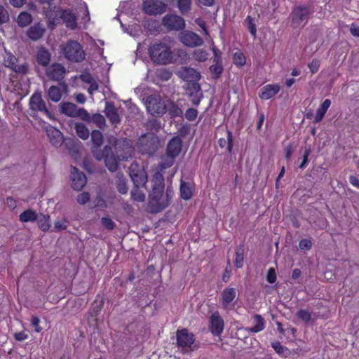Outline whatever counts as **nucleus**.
I'll return each mask as SVG.
<instances>
[{
	"label": "nucleus",
	"instance_id": "f8f14e48",
	"mask_svg": "<svg viewBox=\"0 0 359 359\" xmlns=\"http://www.w3.org/2000/svg\"><path fill=\"white\" fill-rule=\"evenodd\" d=\"M309 9L306 6H298L292 13V26L294 28L303 27L308 20Z\"/></svg>",
	"mask_w": 359,
	"mask_h": 359
},
{
	"label": "nucleus",
	"instance_id": "ddd939ff",
	"mask_svg": "<svg viewBox=\"0 0 359 359\" xmlns=\"http://www.w3.org/2000/svg\"><path fill=\"white\" fill-rule=\"evenodd\" d=\"M237 292L235 288L226 287L221 294V304L226 311L233 310L235 307Z\"/></svg>",
	"mask_w": 359,
	"mask_h": 359
},
{
	"label": "nucleus",
	"instance_id": "603ef678",
	"mask_svg": "<svg viewBox=\"0 0 359 359\" xmlns=\"http://www.w3.org/2000/svg\"><path fill=\"white\" fill-rule=\"evenodd\" d=\"M184 116L188 121H194L198 116V111L195 109L190 108L186 111Z\"/></svg>",
	"mask_w": 359,
	"mask_h": 359
},
{
	"label": "nucleus",
	"instance_id": "4c0bfd02",
	"mask_svg": "<svg viewBox=\"0 0 359 359\" xmlns=\"http://www.w3.org/2000/svg\"><path fill=\"white\" fill-rule=\"evenodd\" d=\"M75 130L76 132L77 135L83 139V140H87L89 137V130L87 128V127L81 123H76L75 124Z\"/></svg>",
	"mask_w": 359,
	"mask_h": 359
},
{
	"label": "nucleus",
	"instance_id": "c9c22d12",
	"mask_svg": "<svg viewBox=\"0 0 359 359\" xmlns=\"http://www.w3.org/2000/svg\"><path fill=\"white\" fill-rule=\"evenodd\" d=\"M233 135L231 131L227 132V138H220L218 140V144L220 147L224 148L226 147L228 151L231 152L233 147Z\"/></svg>",
	"mask_w": 359,
	"mask_h": 359
},
{
	"label": "nucleus",
	"instance_id": "c03bdc74",
	"mask_svg": "<svg viewBox=\"0 0 359 359\" xmlns=\"http://www.w3.org/2000/svg\"><path fill=\"white\" fill-rule=\"evenodd\" d=\"M175 158V157L166 154V155L163 156L161 158V161L160 163V166L161 168L165 169L172 166L174 163Z\"/></svg>",
	"mask_w": 359,
	"mask_h": 359
},
{
	"label": "nucleus",
	"instance_id": "e433bc0d",
	"mask_svg": "<svg viewBox=\"0 0 359 359\" xmlns=\"http://www.w3.org/2000/svg\"><path fill=\"white\" fill-rule=\"evenodd\" d=\"M48 97L54 102H57L62 97V92L58 86H53L48 90Z\"/></svg>",
	"mask_w": 359,
	"mask_h": 359
},
{
	"label": "nucleus",
	"instance_id": "4d7b16f0",
	"mask_svg": "<svg viewBox=\"0 0 359 359\" xmlns=\"http://www.w3.org/2000/svg\"><path fill=\"white\" fill-rule=\"evenodd\" d=\"M195 23L202 29L205 36L208 37L210 36L209 32L206 27V22L202 18H196L195 20Z\"/></svg>",
	"mask_w": 359,
	"mask_h": 359
},
{
	"label": "nucleus",
	"instance_id": "69168bd1",
	"mask_svg": "<svg viewBox=\"0 0 359 359\" xmlns=\"http://www.w3.org/2000/svg\"><path fill=\"white\" fill-rule=\"evenodd\" d=\"M40 320L36 316H33L31 320V324L34 327V330L36 332H40L41 331V327L39 326Z\"/></svg>",
	"mask_w": 359,
	"mask_h": 359
},
{
	"label": "nucleus",
	"instance_id": "3c124183",
	"mask_svg": "<svg viewBox=\"0 0 359 359\" xmlns=\"http://www.w3.org/2000/svg\"><path fill=\"white\" fill-rule=\"evenodd\" d=\"M17 62V58L13 55L9 53L7 54L6 58L4 60V64L7 67L11 68V69L15 66Z\"/></svg>",
	"mask_w": 359,
	"mask_h": 359
},
{
	"label": "nucleus",
	"instance_id": "052dcab7",
	"mask_svg": "<svg viewBox=\"0 0 359 359\" xmlns=\"http://www.w3.org/2000/svg\"><path fill=\"white\" fill-rule=\"evenodd\" d=\"M266 279L269 283H274L276 281V274L274 269L271 268L268 271Z\"/></svg>",
	"mask_w": 359,
	"mask_h": 359
},
{
	"label": "nucleus",
	"instance_id": "c85d7f7f",
	"mask_svg": "<svg viewBox=\"0 0 359 359\" xmlns=\"http://www.w3.org/2000/svg\"><path fill=\"white\" fill-rule=\"evenodd\" d=\"M88 123H93L95 126L100 128H102L105 126V118L100 114H94L90 115L88 113V117L86 119H83Z\"/></svg>",
	"mask_w": 359,
	"mask_h": 359
},
{
	"label": "nucleus",
	"instance_id": "5701e85b",
	"mask_svg": "<svg viewBox=\"0 0 359 359\" xmlns=\"http://www.w3.org/2000/svg\"><path fill=\"white\" fill-rule=\"evenodd\" d=\"M182 149V140L178 137H173L168 143L167 147V154L176 157L179 155Z\"/></svg>",
	"mask_w": 359,
	"mask_h": 359
},
{
	"label": "nucleus",
	"instance_id": "9d476101",
	"mask_svg": "<svg viewBox=\"0 0 359 359\" xmlns=\"http://www.w3.org/2000/svg\"><path fill=\"white\" fill-rule=\"evenodd\" d=\"M130 176L137 187H144L147 182V175L142 167L137 163H133L130 166Z\"/></svg>",
	"mask_w": 359,
	"mask_h": 359
},
{
	"label": "nucleus",
	"instance_id": "bb28decb",
	"mask_svg": "<svg viewBox=\"0 0 359 359\" xmlns=\"http://www.w3.org/2000/svg\"><path fill=\"white\" fill-rule=\"evenodd\" d=\"M182 77L187 81H196L200 79V74L193 68L184 67L182 72Z\"/></svg>",
	"mask_w": 359,
	"mask_h": 359
},
{
	"label": "nucleus",
	"instance_id": "2eb2a0df",
	"mask_svg": "<svg viewBox=\"0 0 359 359\" xmlns=\"http://www.w3.org/2000/svg\"><path fill=\"white\" fill-rule=\"evenodd\" d=\"M72 186L75 190H81L87 182L86 177L84 173L79 172V170L72 167L71 169Z\"/></svg>",
	"mask_w": 359,
	"mask_h": 359
},
{
	"label": "nucleus",
	"instance_id": "13d9d810",
	"mask_svg": "<svg viewBox=\"0 0 359 359\" xmlns=\"http://www.w3.org/2000/svg\"><path fill=\"white\" fill-rule=\"evenodd\" d=\"M90 200V195L88 192H82L77 197V202L81 205H84Z\"/></svg>",
	"mask_w": 359,
	"mask_h": 359
},
{
	"label": "nucleus",
	"instance_id": "72a5a7b5",
	"mask_svg": "<svg viewBox=\"0 0 359 359\" xmlns=\"http://www.w3.org/2000/svg\"><path fill=\"white\" fill-rule=\"evenodd\" d=\"M115 184L119 193L121 194L127 193L128 188L127 186L126 180L122 175L118 174L116 175Z\"/></svg>",
	"mask_w": 359,
	"mask_h": 359
},
{
	"label": "nucleus",
	"instance_id": "dca6fc26",
	"mask_svg": "<svg viewBox=\"0 0 359 359\" xmlns=\"http://www.w3.org/2000/svg\"><path fill=\"white\" fill-rule=\"evenodd\" d=\"M177 341L179 346L189 348L194 342V337L192 333L184 329L177 332Z\"/></svg>",
	"mask_w": 359,
	"mask_h": 359
},
{
	"label": "nucleus",
	"instance_id": "a878e982",
	"mask_svg": "<svg viewBox=\"0 0 359 359\" xmlns=\"http://www.w3.org/2000/svg\"><path fill=\"white\" fill-rule=\"evenodd\" d=\"M172 62L174 63L183 64L189 60V55L184 49L177 48L172 50Z\"/></svg>",
	"mask_w": 359,
	"mask_h": 359
},
{
	"label": "nucleus",
	"instance_id": "6e6552de",
	"mask_svg": "<svg viewBox=\"0 0 359 359\" xmlns=\"http://www.w3.org/2000/svg\"><path fill=\"white\" fill-rule=\"evenodd\" d=\"M162 25L169 31H180L186 26L184 18L175 14L165 15L162 19Z\"/></svg>",
	"mask_w": 359,
	"mask_h": 359
},
{
	"label": "nucleus",
	"instance_id": "de8ad7c7",
	"mask_svg": "<svg viewBox=\"0 0 359 359\" xmlns=\"http://www.w3.org/2000/svg\"><path fill=\"white\" fill-rule=\"evenodd\" d=\"M151 182L153 185L158 186L160 189L164 188V177L159 172L154 174Z\"/></svg>",
	"mask_w": 359,
	"mask_h": 359
},
{
	"label": "nucleus",
	"instance_id": "f704fd0d",
	"mask_svg": "<svg viewBox=\"0 0 359 359\" xmlns=\"http://www.w3.org/2000/svg\"><path fill=\"white\" fill-rule=\"evenodd\" d=\"M38 222V225L40 229L43 231H47L50 228V216L45 215H38V219H36Z\"/></svg>",
	"mask_w": 359,
	"mask_h": 359
},
{
	"label": "nucleus",
	"instance_id": "393cba45",
	"mask_svg": "<svg viewBox=\"0 0 359 359\" xmlns=\"http://www.w3.org/2000/svg\"><path fill=\"white\" fill-rule=\"evenodd\" d=\"M51 55L50 52L43 47L38 48L36 52V61L39 65L46 67L47 66L50 60Z\"/></svg>",
	"mask_w": 359,
	"mask_h": 359
},
{
	"label": "nucleus",
	"instance_id": "cd10ccee",
	"mask_svg": "<svg viewBox=\"0 0 359 359\" xmlns=\"http://www.w3.org/2000/svg\"><path fill=\"white\" fill-rule=\"evenodd\" d=\"M330 104L331 101L329 99H326L323 101V102L317 109L316 114L314 117L315 123H319L323 120L326 111L330 107Z\"/></svg>",
	"mask_w": 359,
	"mask_h": 359
},
{
	"label": "nucleus",
	"instance_id": "0e129e2a",
	"mask_svg": "<svg viewBox=\"0 0 359 359\" xmlns=\"http://www.w3.org/2000/svg\"><path fill=\"white\" fill-rule=\"evenodd\" d=\"M272 347L278 354H283L285 351H287V348L282 346L278 341L273 342L272 344Z\"/></svg>",
	"mask_w": 359,
	"mask_h": 359
},
{
	"label": "nucleus",
	"instance_id": "09e8293b",
	"mask_svg": "<svg viewBox=\"0 0 359 359\" xmlns=\"http://www.w3.org/2000/svg\"><path fill=\"white\" fill-rule=\"evenodd\" d=\"M245 57L241 52H236L233 55V62L236 66H243L245 64Z\"/></svg>",
	"mask_w": 359,
	"mask_h": 359
},
{
	"label": "nucleus",
	"instance_id": "774afa93",
	"mask_svg": "<svg viewBox=\"0 0 359 359\" xmlns=\"http://www.w3.org/2000/svg\"><path fill=\"white\" fill-rule=\"evenodd\" d=\"M14 72L20 73V74H25L27 71V67L25 65H16L14 66V67L12 69Z\"/></svg>",
	"mask_w": 359,
	"mask_h": 359
},
{
	"label": "nucleus",
	"instance_id": "338daca9",
	"mask_svg": "<svg viewBox=\"0 0 359 359\" xmlns=\"http://www.w3.org/2000/svg\"><path fill=\"white\" fill-rule=\"evenodd\" d=\"M14 337L17 341H22L28 338V334L25 332H15Z\"/></svg>",
	"mask_w": 359,
	"mask_h": 359
},
{
	"label": "nucleus",
	"instance_id": "39448f33",
	"mask_svg": "<svg viewBox=\"0 0 359 359\" xmlns=\"http://www.w3.org/2000/svg\"><path fill=\"white\" fill-rule=\"evenodd\" d=\"M93 154L96 159L99 161L104 159L105 165L111 172L116 170L118 158L116 155H114L111 145L109 143L104 147L102 151L101 149H94Z\"/></svg>",
	"mask_w": 359,
	"mask_h": 359
},
{
	"label": "nucleus",
	"instance_id": "bf43d9fd",
	"mask_svg": "<svg viewBox=\"0 0 359 359\" xmlns=\"http://www.w3.org/2000/svg\"><path fill=\"white\" fill-rule=\"evenodd\" d=\"M311 241L309 239H302L299 241V247L302 250H309L311 248Z\"/></svg>",
	"mask_w": 359,
	"mask_h": 359
},
{
	"label": "nucleus",
	"instance_id": "4468645a",
	"mask_svg": "<svg viewBox=\"0 0 359 359\" xmlns=\"http://www.w3.org/2000/svg\"><path fill=\"white\" fill-rule=\"evenodd\" d=\"M142 8L147 14L156 15L164 13L166 10V5L161 0H145Z\"/></svg>",
	"mask_w": 359,
	"mask_h": 359
},
{
	"label": "nucleus",
	"instance_id": "680f3d73",
	"mask_svg": "<svg viewBox=\"0 0 359 359\" xmlns=\"http://www.w3.org/2000/svg\"><path fill=\"white\" fill-rule=\"evenodd\" d=\"M169 112L172 116H181L182 114V109L176 105L172 104L169 109Z\"/></svg>",
	"mask_w": 359,
	"mask_h": 359
},
{
	"label": "nucleus",
	"instance_id": "a211bd4d",
	"mask_svg": "<svg viewBox=\"0 0 359 359\" xmlns=\"http://www.w3.org/2000/svg\"><path fill=\"white\" fill-rule=\"evenodd\" d=\"M210 327L212 333L215 335H219L224 330V320L218 313H213L210 318Z\"/></svg>",
	"mask_w": 359,
	"mask_h": 359
},
{
	"label": "nucleus",
	"instance_id": "e2e57ef3",
	"mask_svg": "<svg viewBox=\"0 0 359 359\" xmlns=\"http://www.w3.org/2000/svg\"><path fill=\"white\" fill-rule=\"evenodd\" d=\"M222 67L221 64L215 63L213 65L210 67V70L212 73L215 74L216 76H219L222 72Z\"/></svg>",
	"mask_w": 359,
	"mask_h": 359
},
{
	"label": "nucleus",
	"instance_id": "ea45409f",
	"mask_svg": "<svg viewBox=\"0 0 359 359\" xmlns=\"http://www.w3.org/2000/svg\"><path fill=\"white\" fill-rule=\"evenodd\" d=\"M177 7L182 15L188 13L191 8V0H177Z\"/></svg>",
	"mask_w": 359,
	"mask_h": 359
},
{
	"label": "nucleus",
	"instance_id": "f257e3e1",
	"mask_svg": "<svg viewBox=\"0 0 359 359\" xmlns=\"http://www.w3.org/2000/svg\"><path fill=\"white\" fill-rule=\"evenodd\" d=\"M148 53L151 60L156 65L172 64V49L165 42L156 41L151 43L149 47Z\"/></svg>",
	"mask_w": 359,
	"mask_h": 359
},
{
	"label": "nucleus",
	"instance_id": "1a4fd4ad",
	"mask_svg": "<svg viewBox=\"0 0 359 359\" xmlns=\"http://www.w3.org/2000/svg\"><path fill=\"white\" fill-rule=\"evenodd\" d=\"M60 109L62 114L69 117H79L86 119L88 117V112L83 108H78L72 102H62L60 104Z\"/></svg>",
	"mask_w": 359,
	"mask_h": 359
},
{
	"label": "nucleus",
	"instance_id": "79ce46f5",
	"mask_svg": "<svg viewBox=\"0 0 359 359\" xmlns=\"http://www.w3.org/2000/svg\"><path fill=\"white\" fill-rule=\"evenodd\" d=\"M68 220L65 217L58 218L54 222V231L56 232L65 230L68 226Z\"/></svg>",
	"mask_w": 359,
	"mask_h": 359
},
{
	"label": "nucleus",
	"instance_id": "2f4dec72",
	"mask_svg": "<svg viewBox=\"0 0 359 359\" xmlns=\"http://www.w3.org/2000/svg\"><path fill=\"white\" fill-rule=\"evenodd\" d=\"M32 16L27 12H21L17 19L18 25L21 27L28 26L32 22Z\"/></svg>",
	"mask_w": 359,
	"mask_h": 359
},
{
	"label": "nucleus",
	"instance_id": "37998d69",
	"mask_svg": "<svg viewBox=\"0 0 359 359\" xmlns=\"http://www.w3.org/2000/svg\"><path fill=\"white\" fill-rule=\"evenodd\" d=\"M208 57V53L203 49H196L193 52V58L198 62H204Z\"/></svg>",
	"mask_w": 359,
	"mask_h": 359
},
{
	"label": "nucleus",
	"instance_id": "9b49d317",
	"mask_svg": "<svg viewBox=\"0 0 359 359\" xmlns=\"http://www.w3.org/2000/svg\"><path fill=\"white\" fill-rule=\"evenodd\" d=\"M180 41L185 46L195 48L203 44V39L196 33L186 30L180 33Z\"/></svg>",
	"mask_w": 359,
	"mask_h": 359
},
{
	"label": "nucleus",
	"instance_id": "c756f323",
	"mask_svg": "<svg viewBox=\"0 0 359 359\" xmlns=\"http://www.w3.org/2000/svg\"><path fill=\"white\" fill-rule=\"evenodd\" d=\"M19 219L22 222H33L38 219V214L36 211L28 209L20 215Z\"/></svg>",
	"mask_w": 359,
	"mask_h": 359
},
{
	"label": "nucleus",
	"instance_id": "6e6d98bb",
	"mask_svg": "<svg viewBox=\"0 0 359 359\" xmlns=\"http://www.w3.org/2000/svg\"><path fill=\"white\" fill-rule=\"evenodd\" d=\"M101 223L108 230H111L114 228V222L109 217H102Z\"/></svg>",
	"mask_w": 359,
	"mask_h": 359
},
{
	"label": "nucleus",
	"instance_id": "864d4df0",
	"mask_svg": "<svg viewBox=\"0 0 359 359\" xmlns=\"http://www.w3.org/2000/svg\"><path fill=\"white\" fill-rule=\"evenodd\" d=\"M9 20V15L4 6H0V25L4 24Z\"/></svg>",
	"mask_w": 359,
	"mask_h": 359
},
{
	"label": "nucleus",
	"instance_id": "6ab92c4d",
	"mask_svg": "<svg viewBox=\"0 0 359 359\" xmlns=\"http://www.w3.org/2000/svg\"><path fill=\"white\" fill-rule=\"evenodd\" d=\"M45 27L38 22L31 26L27 31V36L32 41H38L44 35Z\"/></svg>",
	"mask_w": 359,
	"mask_h": 359
},
{
	"label": "nucleus",
	"instance_id": "f3484780",
	"mask_svg": "<svg viewBox=\"0 0 359 359\" xmlns=\"http://www.w3.org/2000/svg\"><path fill=\"white\" fill-rule=\"evenodd\" d=\"M65 68L60 64H53L46 69L47 76L54 81H60L65 74Z\"/></svg>",
	"mask_w": 359,
	"mask_h": 359
},
{
	"label": "nucleus",
	"instance_id": "5fc2aeb1",
	"mask_svg": "<svg viewBox=\"0 0 359 359\" xmlns=\"http://www.w3.org/2000/svg\"><path fill=\"white\" fill-rule=\"evenodd\" d=\"M320 62L319 60L313 59L309 65L308 67L309 68L312 74L316 73L320 67Z\"/></svg>",
	"mask_w": 359,
	"mask_h": 359
},
{
	"label": "nucleus",
	"instance_id": "49530a36",
	"mask_svg": "<svg viewBox=\"0 0 359 359\" xmlns=\"http://www.w3.org/2000/svg\"><path fill=\"white\" fill-rule=\"evenodd\" d=\"M297 316L303 322L309 323L311 320V313L306 309H300L297 312Z\"/></svg>",
	"mask_w": 359,
	"mask_h": 359
},
{
	"label": "nucleus",
	"instance_id": "7c9ffc66",
	"mask_svg": "<svg viewBox=\"0 0 359 359\" xmlns=\"http://www.w3.org/2000/svg\"><path fill=\"white\" fill-rule=\"evenodd\" d=\"M91 140L93 144V149H100V147L102 144L103 135L100 130H94L91 133Z\"/></svg>",
	"mask_w": 359,
	"mask_h": 359
},
{
	"label": "nucleus",
	"instance_id": "8fccbe9b",
	"mask_svg": "<svg viewBox=\"0 0 359 359\" xmlns=\"http://www.w3.org/2000/svg\"><path fill=\"white\" fill-rule=\"evenodd\" d=\"M246 26L248 27L250 34L255 37L257 33V29L255 24L254 23L253 19L250 16H248L245 20Z\"/></svg>",
	"mask_w": 359,
	"mask_h": 359
},
{
	"label": "nucleus",
	"instance_id": "4be33fe9",
	"mask_svg": "<svg viewBox=\"0 0 359 359\" xmlns=\"http://www.w3.org/2000/svg\"><path fill=\"white\" fill-rule=\"evenodd\" d=\"M60 18L67 27L75 29L77 27L76 18L74 13L69 10H63L60 13Z\"/></svg>",
	"mask_w": 359,
	"mask_h": 359
},
{
	"label": "nucleus",
	"instance_id": "0eeeda50",
	"mask_svg": "<svg viewBox=\"0 0 359 359\" xmlns=\"http://www.w3.org/2000/svg\"><path fill=\"white\" fill-rule=\"evenodd\" d=\"M147 111L153 116L163 115L166 110L165 101L159 95H152L146 101Z\"/></svg>",
	"mask_w": 359,
	"mask_h": 359
},
{
	"label": "nucleus",
	"instance_id": "7ed1b4c3",
	"mask_svg": "<svg viewBox=\"0 0 359 359\" xmlns=\"http://www.w3.org/2000/svg\"><path fill=\"white\" fill-rule=\"evenodd\" d=\"M108 143L113 146L118 160H128L134 152L130 141L126 140H118L114 136L107 137Z\"/></svg>",
	"mask_w": 359,
	"mask_h": 359
},
{
	"label": "nucleus",
	"instance_id": "473e14b6",
	"mask_svg": "<svg viewBox=\"0 0 359 359\" xmlns=\"http://www.w3.org/2000/svg\"><path fill=\"white\" fill-rule=\"evenodd\" d=\"M254 326L250 328V332L257 333L264 329V320L259 315H255L253 318Z\"/></svg>",
	"mask_w": 359,
	"mask_h": 359
},
{
	"label": "nucleus",
	"instance_id": "b1692460",
	"mask_svg": "<svg viewBox=\"0 0 359 359\" xmlns=\"http://www.w3.org/2000/svg\"><path fill=\"white\" fill-rule=\"evenodd\" d=\"M105 114L109 121L114 125L120 122V116L118 109L111 103L107 102L105 106Z\"/></svg>",
	"mask_w": 359,
	"mask_h": 359
},
{
	"label": "nucleus",
	"instance_id": "aec40b11",
	"mask_svg": "<svg viewBox=\"0 0 359 359\" xmlns=\"http://www.w3.org/2000/svg\"><path fill=\"white\" fill-rule=\"evenodd\" d=\"M46 132L50 142L54 147H58L62 144L63 142V136L59 130L49 126L46 128Z\"/></svg>",
	"mask_w": 359,
	"mask_h": 359
},
{
	"label": "nucleus",
	"instance_id": "58836bf2",
	"mask_svg": "<svg viewBox=\"0 0 359 359\" xmlns=\"http://www.w3.org/2000/svg\"><path fill=\"white\" fill-rule=\"evenodd\" d=\"M192 187L186 182H182L180 186V196L184 200H189L192 196Z\"/></svg>",
	"mask_w": 359,
	"mask_h": 359
},
{
	"label": "nucleus",
	"instance_id": "20e7f679",
	"mask_svg": "<svg viewBox=\"0 0 359 359\" xmlns=\"http://www.w3.org/2000/svg\"><path fill=\"white\" fill-rule=\"evenodd\" d=\"M62 52L65 58L74 62H82L86 57L83 47L76 41H67L62 48Z\"/></svg>",
	"mask_w": 359,
	"mask_h": 359
},
{
	"label": "nucleus",
	"instance_id": "423d86ee",
	"mask_svg": "<svg viewBox=\"0 0 359 359\" xmlns=\"http://www.w3.org/2000/svg\"><path fill=\"white\" fill-rule=\"evenodd\" d=\"M29 114L32 116H36L39 113L46 115L52 118V114L47 108L46 104L42 97L40 92H35L32 95L29 101Z\"/></svg>",
	"mask_w": 359,
	"mask_h": 359
},
{
	"label": "nucleus",
	"instance_id": "f03ea898",
	"mask_svg": "<svg viewBox=\"0 0 359 359\" xmlns=\"http://www.w3.org/2000/svg\"><path fill=\"white\" fill-rule=\"evenodd\" d=\"M164 188L160 189L158 186L153 185L152 189L150 192V205L152 207V211L158 212L165 209L170 203L172 198V191L167 190L166 197L163 196Z\"/></svg>",
	"mask_w": 359,
	"mask_h": 359
},
{
	"label": "nucleus",
	"instance_id": "412c9836",
	"mask_svg": "<svg viewBox=\"0 0 359 359\" xmlns=\"http://www.w3.org/2000/svg\"><path fill=\"white\" fill-rule=\"evenodd\" d=\"M280 90L278 84H268L262 88L259 97L262 100H269L274 97Z\"/></svg>",
	"mask_w": 359,
	"mask_h": 359
},
{
	"label": "nucleus",
	"instance_id": "a19ab883",
	"mask_svg": "<svg viewBox=\"0 0 359 359\" xmlns=\"http://www.w3.org/2000/svg\"><path fill=\"white\" fill-rule=\"evenodd\" d=\"M244 248L243 245L238 246L236 250L235 265L238 268H241L243 265Z\"/></svg>",
	"mask_w": 359,
	"mask_h": 359
},
{
	"label": "nucleus",
	"instance_id": "a18cd8bd",
	"mask_svg": "<svg viewBox=\"0 0 359 359\" xmlns=\"http://www.w3.org/2000/svg\"><path fill=\"white\" fill-rule=\"evenodd\" d=\"M140 187H135L131 191V197L133 200L138 202H143L145 200L144 194L139 189Z\"/></svg>",
	"mask_w": 359,
	"mask_h": 359
}]
</instances>
